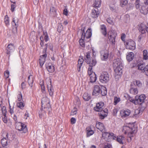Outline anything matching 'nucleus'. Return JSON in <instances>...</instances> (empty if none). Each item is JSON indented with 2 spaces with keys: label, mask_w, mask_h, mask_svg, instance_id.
Returning a JSON list of instances; mask_svg holds the SVG:
<instances>
[{
  "label": "nucleus",
  "mask_w": 148,
  "mask_h": 148,
  "mask_svg": "<svg viewBox=\"0 0 148 148\" xmlns=\"http://www.w3.org/2000/svg\"><path fill=\"white\" fill-rule=\"evenodd\" d=\"M122 130L125 134H127V140L130 142L137 132V128L134 124H130L123 126Z\"/></svg>",
  "instance_id": "obj_1"
},
{
  "label": "nucleus",
  "mask_w": 148,
  "mask_h": 148,
  "mask_svg": "<svg viewBox=\"0 0 148 148\" xmlns=\"http://www.w3.org/2000/svg\"><path fill=\"white\" fill-rule=\"evenodd\" d=\"M84 60L85 62L89 65V67L88 68V73L89 76L91 75L93 73H95L93 72L92 70V68L96 64V61L95 59H91L90 53H87L84 58Z\"/></svg>",
  "instance_id": "obj_2"
},
{
  "label": "nucleus",
  "mask_w": 148,
  "mask_h": 148,
  "mask_svg": "<svg viewBox=\"0 0 148 148\" xmlns=\"http://www.w3.org/2000/svg\"><path fill=\"white\" fill-rule=\"evenodd\" d=\"M113 66L116 75H121L122 74L123 68L122 64L119 58H117L114 60Z\"/></svg>",
  "instance_id": "obj_3"
},
{
  "label": "nucleus",
  "mask_w": 148,
  "mask_h": 148,
  "mask_svg": "<svg viewBox=\"0 0 148 148\" xmlns=\"http://www.w3.org/2000/svg\"><path fill=\"white\" fill-rule=\"evenodd\" d=\"M136 8L139 9L140 12L144 15L147 14L148 12V7L143 3H139V0H136L135 3Z\"/></svg>",
  "instance_id": "obj_4"
},
{
  "label": "nucleus",
  "mask_w": 148,
  "mask_h": 148,
  "mask_svg": "<svg viewBox=\"0 0 148 148\" xmlns=\"http://www.w3.org/2000/svg\"><path fill=\"white\" fill-rule=\"evenodd\" d=\"M84 30V28L81 29L82 37L85 40L86 42H88L90 40L89 38L92 36L91 29L90 28H88L85 33Z\"/></svg>",
  "instance_id": "obj_5"
},
{
  "label": "nucleus",
  "mask_w": 148,
  "mask_h": 148,
  "mask_svg": "<svg viewBox=\"0 0 148 148\" xmlns=\"http://www.w3.org/2000/svg\"><path fill=\"white\" fill-rule=\"evenodd\" d=\"M102 136L106 141L108 142L114 140V138H115V135L112 133L103 132H102Z\"/></svg>",
  "instance_id": "obj_6"
},
{
  "label": "nucleus",
  "mask_w": 148,
  "mask_h": 148,
  "mask_svg": "<svg viewBox=\"0 0 148 148\" xmlns=\"http://www.w3.org/2000/svg\"><path fill=\"white\" fill-rule=\"evenodd\" d=\"M126 49L133 50L135 49V44L134 41L131 39L126 40L124 42Z\"/></svg>",
  "instance_id": "obj_7"
},
{
  "label": "nucleus",
  "mask_w": 148,
  "mask_h": 148,
  "mask_svg": "<svg viewBox=\"0 0 148 148\" xmlns=\"http://www.w3.org/2000/svg\"><path fill=\"white\" fill-rule=\"evenodd\" d=\"M100 82L103 83H105L109 80V75L107 72L103 71L99 77Z\"/></svg>",
  "instance_id": "obj_8"
},
{
  "label": "nucleus",
  "mask_w": 148,
  "mask_h": 148,
  "mask_svg": "<svg viewBox=\"0 0 148 148\" xmlns=\"http://www.w3.org/2000/svg\"><path fill=\"white\" fill-rule=\"evenodd\" d=\"M108 38L112 44H114L115 42V38L117 35L116 32L114 30H111L109 31L108 34Z\"/></svg>",
  "instance_id": "obj_9"
},
{
  "label": "nucleus",
  "mask_w": 148,
  "mask_h": 148,
  "mask_svg": "<svg viewBox=\"0 0 148 148\" xmlns=\"http://www.w3.org/2000/svg\"><path fill=\"white\" fill-rule=\"evenodd\" d=\"M16 128L17 130L22 131L23 132L26 133L27 131L26 125L20 122L16 123Z\"/></svg>",
  "instance_id": "obj_10"
},
{
  "label": "nucleus",
  "mask_w": 148,
  "mask_h": 148,
  "mask_svg": "<svg viewBox=\"0 0 148 148\" xmlns=\"http://www.w3.org/2000/svg\"><path fill=\"white\" fill-rule=\"evenodd\" d=\"M45 47L44 49L43 52L44 54L40 56L39 59L40 64L41 66H42L44 64L46 58L47 57V55L45 53L47 51V44H45Z\"/></svg>",
  "instance_id": "obj_11"
},
{
  "label": "nucleus",
  "mask_w": 148,
  "mask_h": 148,
  "mask_svg": "<svg viewBox=\"0 0 148 148\" xmlns=\"http://www.w3.org/2000/svg\"><path fill=\"white\" fill-rule=\"evenodd\" d=\"M146 98V97L144 94H141L139 96H136L135 98L136 99V103H137V104H140V106H141V105L144 102V100Z\"/></svg>",
  "instance_id": "obj_12"
},
{
  "label": "nucleus",
  "mask_w": 148,
  "mask_h": 148,
  "mask_svg": "<svg viewBox=\"0 0 148 148\" xmlns=\"http://www.w3.org/2000/svg\"><path fill=\"white\" fill-rule=\"evenodd\" d=\"M47 84V88L49 92V94L51 96H52L53 94L54 89L52 86L51 80L50 78L48 79Z\"/></svg>",
  "instance_id": "obj_13"
},
{
  "label": "nucleus",
  "mask_w": 148,
  "mask_h": 148,
  "mask_svg": "<svg viewBox=\"0 0 148 148\" xmlns=\"http://www.w3.org/2000/svg\"><path fill=\"white\" fill-rule=\"evenodd\" d=\"M114 140H116L121 145H123L126 143V138L123 136L121 135L117 136H115V138Z\"/></svg>",
  "instance_id": "obj_14"
},
{
  "label": "nucleus",
  "mask_w": 148,
  "mask_h": 148,
  "mask_svg": "<svg viewBox=\"0 0 148 148\" xmlns=\"http://www.w3.org/2000/svg\"><path fill=\"white\" fill-rule=\"evenodd\" d=\"M131 113V111L129 109L123 110L121 111L120 114L121 116L123 118L127 117Z\"/></svg>",
  "instance_id": "obj_15"
},
{
  "label": "nucleus",
  "mask_w": 148,
  "mask_h": 148,
  "mask_svg": "<svg viewBox=\"0 0 148 148\" xmlns=\"http://www.w3.org/2000/svg\"><path fill=\"white\" fill-rule=\"evenodd\" d=\"M41 103L42 106L43 107V106H44L45 108H47L50 106L49 100L47 97H44L42 99Z\"/></svg>",
  "instance_id": "obj_16"
},
{
  "label": "nucleus",
  "mask_w": 148,
  "mask_h": 148,
  "mask_svg": "<svg viewBox=\"0 0 148 148\" xmlns=\"http://www.w3.org/2000/svg\"><path fill=\"white\" fill-rule=\"evenodd\" d=\"M104 106L103 103L101 102L98 103L96 104V107L94 108V109L96 111H100L103 110Z\"/></svg>",
  "instance_id": "obj_17"
},
{
  "label": "nucleus",
  "mask_w": 148,
  "mask_h": 148,
  "mask_svg": "<svg viewBox=\"0 0 148 148\" xmlns=\"http://www.w3.org/2000/svg\"><path fill=\"white\" fill-rule=\"evenodd\" d=\"M101 88L98 85H95L94 86L92 92V95L95 96H97L100 93Z\"/></svg>",
  "instance_id": "obj_18"
},
{
  "label": "nucleus",
  "mask_w": 148,
  "mask_h": 148,
  "mask_svg": "<svg viewBox=\"0 0 148 148\" xmlns=\"http://www.w3.org/2000/svg\"><path fill=\"white\" fill-rule=\"evenodd\" d=\"M15 49V47L13 44H9L6 48V53L9 54L13 52Z\"/></svg>",
  "instance_id": "obj_19"
},
{
  "label": "nucleus",
  "mask_w": 148,
  "mask_h": 148,
  "mask_svg": "<svg viewBox=\"0 0 148 148\" xmlns=\"http://www.w3.org/2000/svg\"><path fill=\"white\" fill-rule=\"evenodd\" d=\"M98 113L100 118L101 119H104L106 117L108 114V110L107 109H105L103 110H101Z\"/></svg>",
  "instance_id": "obj_20"
},
{
  "label": "nucleus",
  "mask_w": 148,
  "mask_h": 148,
  "mask_svg": "<svg viewBox=\"0 0 148 148\" xmlns=\"http://www.w3.org/2000/svg\"><path fill=\"white\" fill-rule=\"evenodd\" d=\"M139 30L142 34L145 32V30L148 33V27L144 24H142L139 27Z\"/></svg>",
  "instance_id": "obj_21"
},
{
  "label": "nucleus",
  "mask_w": 148,
  "mask_h": 148,
  "mask_svg": "<svg viewBox=\"0 0 148 148\" xmlns=\"http://www.w3.org/2000/svg\"><path fill=\"white\" fill-rule=\"evenodd\" d=\"M96 128L101 132L105 130V127L103 124L100 122H97L96 124Z\"/></svg>",
  "instance_id": "obj_22"
},
{
  "label": "nucleus",
  "mask_w": 148,
  "mask_h": 148,
  "mask_svg": "<svg viewBox=\"0 0 148 148\" xmlns=\"http://www.w3.org/2000/svg\"><path fill=\"white\" fill-rule=\"evenodd\" d=\"M145 67V64L143 62L138 63L136 64L137 69L141 71L143 73Z\"/></svg>",
  "instance_id": "obj_23"
},
{
  "label": "nucleus",
  "mask_w": 148,
  "mask_h": 148,
  "mask_svg": "<svg viewBox=\"0 0 148 148\" xmlns=\"http://www.w3.org/2000/svg\"><path fill=\"white\" fill-rule=\"evenodd\" d=\"M145 67V64L143 62L138 63L136 64L137 69L141 71L143 73Z\"/></svg>",
  "instance_id": "obj_24"
},
{
  "label": "nucleus",
  "mask_w": 148,
  "mask_h": 148,
  "mask_svg": "<svg viewBox=\"0 0 148 148\" xmlns=\"http://www.w3.org/2000/svg\"><path fill=\"white\" fill-rule=\"evenodd\" d=\"M101 59L105 60L107 59L108 57V53L106 51H102L101 52Z\"/></svg>",
  "instance_id": "obj_25"
},
{
  "label": "nucleus",
  "mask_w": 148,
  "mask_h": 148,
  "mask_svg": "<svg viewBox=\"0 0 148 148\" xmlns=\"http://www.w3.org/2000/svg\"><path fill=\"white\" fill-rule=\"evenodd\" d=\"M145 107L144 106L141 107V106H140L138 109L135 110L134 115H137L138 114H141L143 111L145 110Z\"/></svg>",
  "instance_id": "obj_26"
},
{
  "label": "nucleus",
  "mask_w": 148,
  "mask_h": 148,
  "mask_svg": "<svg viewBox=\"0 0 148 148\" xmlns=\"http://www.w3.org/2000/svg\"><path fill=\"white\" fill-rule=\"evenodd\" d=\"M84 60L82 58H81L79 59L78 61V64H77V70L78 72L80 71V69L83 64Z\"/></svg>",
  "instance_id": "obj_27"
},
{
  "label": "nucleus",
  "mask_w": 148,
  "mask_h": 148,
  "mask_svg": "<svg viewBox=\"0 0 148 148\" xmlns=\"http://www.w3.org/2000/svg\"><path fill=\"white\" fill-rule=\"evenodd\" d=\"M46 68L49 72H53L54 70V67L51 64H49L46 65Z\"/></svg>",
  "instance_id": "obj_28"
},
{
  "label": "nucleus",
  "mask_w": 148,
  "mask_h": 148,
  "mask_svg": "<svg viewBox=\"0 0 148 148\" xmlns=\"http://www.w3.org/2000/svg\"><path fill=\"white\" fill-rule=\"evenodd\" d=\"M134 54L132 52L129 53L127 56V59L129 61L132 60L134 58Z\"/></svg>",
  "instance_id": "obj_29"
},
{
  "label": "nucleus",
  "mask_w": 148,
  "mask_h": 148,
  "mask_svg": "<svg viewBox=\"0 0 148 148\" xmlns=\"http://www.w3.org/2000/svg\"><path fill=\"white\" fill-rule=\"evenodd\" d=\"M101 30L102 34L105 36H106L107 33L106 32V28L104 25H102L101 26Z\"/></svg>",
  "instance_id": "obj_30"
},
{
  "label": "nucleus",
  "mask_w": 148,
  "mask_h": 148,
  "mask_svg": "<svg viewBox=\"0 0 148 148\" xmlns=\"http://www.w3.org/2000/svg\"><path fill=\"white\" fill-rule=\"evenodd\" d=\"M9 104V112L11 114H12L14 113V103L10 104L9 100L8 101Z\"/></svg>",
  "instance_id": "obj_31"
},
{
  "label": "nucleus",
  "mask_w": 148,
  "mask_h": 148,
  "mask_svg": "<svg viewBox=\"0 0 148 148\" xmlns=\"http://www.w3.org/2000/svg\"><path fill=\"white\" fill-rule=\"evenodd\" d=\"M33 82V77L32 75H29L28 78V82L30 86L32 87Z\"/></svg>",
  "instance_id": "obj_32"
},
{
  "label": "nucleus",
  "mask_w": 148,
  "mask_h": 148,
  "mask_svg": "<svg viewBox=\"0 0 148 148\" xmlns=\"http://www.w3.org/2000/svg\"><path fill=\"white\" fill-rule=\"evenodd\" d=\"M143 58L144 60H148V52L147 50H144L143 51Z\"/></svg>",
  "instance_id": "obj_33"
},
{
  "label": "nucleus",
  "mask_w": 148,
  "mask_h": 148,
  "mask_svg": "<svg viewBox=\"0 0 148 148\" xmlns=\"http://www.w3.org/2000/svg\"><path fill=\"white\" fill-rule=\"evenodd\" d=\"M101 3L100 0H95L93 4V6L94 7L97 8L100 7Z\"/></svg>",
  "instance_id": "obj_34"
},
{
  "label": "nucleus",
  "mask_w": 148,
  "mask_h": 148,
  "mask_svg": "<svg viewBox=\"0 0 148 148\" xmlns=\"http://www.w3.org/2000/svg\"><path fill=\"white\" fill-rule=\"evenodd\" d=\"M90 82L93 83L95 82L97 79V77L95 73H93L90 76Z\"/></svg>",
  "instance_id": "obj_35"
},
{
  "label": "nucleus",
  "mask_w": 148,
  "mask_h": 148,
  "mask_svg": "<svg viewBox=\"0 0 148 148\" xmlns=\"http://www.w3.org/2000/svg\"><path fill=\"white\" fill-rule=\"evenodd\" d=\"M120 5L122 7H125L128 3L127 0H119Z\"/></svg>",
  "instance_id": "obj_36"
},
{
  "label": "nucleus",
  "mask_w": 148,
  "mask_h": 148,
  "mask_svg": "<svg viewBox=\"0 0 148 148\" xmlns=\"http://www.w3.org/2000/svg\"><path fill=\"white\" fill-rule=\"evenodd\" d=\"M130 93L133 95H136L138 92V91L136 88H132L130 90Z\"/></svg>",
  "instance_id": "obj_37"
},
{
  "label": "nucleus",
  "mask_w": 148,
  "mask_h": 148,
  "mask_svg": "<svg viewBox=\"0 0 148 148\" xmlns=\"http://www.w3.org/2000/svg\"><path fill=\"white\" fill-rule=\"evenodd\" d=\"M83 97L84 100L86 101H88L90 99V95L87 93L84 94Z\"/></svg>",
  "instance_id": "obj_38"
},
{
  "label": "nucleus",
  "mask_w": 148,
  "mask_h": 148,
  "mask_svg": "<svg viewBox=\"0 0 148 148\" xmlns=\"http://www.w3.org/2000/svg\"><path fill=\"white\" fill-rule=\"evenodd\" d=\"M7 139L6 138H4L1 140V144L3 147H5L8 145V141Z\"/></svg>",
  "instance_id": "obj_39"
},
{
  "label": "nucleus",
  "mask_w": 148,
  "mask_h": 148,
  "mask_svg": "<svg viewBox=\"0 0 148 148\" xmlns=\"http://www.w3.org/2000/svg\"><path fill=\"white\" fill-rule=\"evenodd\" d=\"M99 13L95 10H93L92 12L91 16L92 17L95 18L98 17Z\"/></svg>",
  "instance_id": "obj_40"
},
{
  "label": "nucleus",
  "mask_w": 148,
  "mask_h": 148,
  "mask_svg": "<svg viewBox=\"0 0 148 148\" xmlns=\"http://www.w3.org/2000/svg\"><path fill=\"white\" fill-rule=\"evenodd\" d=\"M87 136H90L94 134L93 131L90 128L87 129Z\"/></svg>",
  "instance_id": "obj_41"
},
{
  "label": "nucleus",
  "mask_w": 148,
  "mask_h": 148,
  "mask_svg": "<svg viewBox=\"0 0 148 148\" xmlns=\"http://www.w3.org/2000/svg\"><path fill=\"white\" fill-rule=\"evenodd\" d=\"M100 90H101V94L102 95L105 96L106 95L107 91L106 87H103V88L101 89Z\"/></svg>",
  "instance_id": "obj_42"
},
{
  "label": "nucleus",
  "mask_w": 148,
  "mask_h": 148,
  "mask_svg": "<svg viewBox=\"0 0 148 148\" xmlns=\"http://www.w3.org/2000/svg\"><path fill=\"white\" fill-rule=\"evenodd\" d=\"M17 107L21 109H23L25 106V104L22 102L17 103L16 104Z\"/></svg>",
  "instance_id": "obj_43"
},
{
  "label": "nucleus",
  "mask_w": 148,
  "mask_h": 148,
  "mask_svg": "<svg viewBox=\"0 0 148 148\" xmlns=\"http://www.w3.org/2000/svg\"><path fill=\"white\" fill-rule=\"evenodd\" d=\"M85 41V40L82 37H81V39L79 40V43L80 45L82 47H84L85 46L84 41Z\"/></svg>",
  "instance_id": "obj_44"
},
{
  "label": "nucleus",
  "mask_w": 148,
  "mask_h": 148,
  "mask_svg": "<svg viewBox=\"0 0 148 148\" xmlns=\"http://www.w3.org/2000/svg\"><path fill=\"white\" fill-rule=\"evenodd\" d=\"M109 7L110 9L112 11H115L116 9V7L114 5V1L112 3H110L109 4Z\"/></svg>",
  "instance_id": "obj_45"
},
{
  "label": "nucleus",
  "mask_w": 148,
  "mask_h": 148,
  "mask_svg": "<svg viewBox=\"0 0 148 148\" xmlns=\"http://www.w3.org/2000/svg\"><path fill=\"white\" fill-rule=\"evenodd\" d=\"M9 19L8 16L6 15L5 16L4 18V22L6 25H8L9 24Z\"/></svg>",
  "instance_id": "obj_46"
},
{
  "label": "nucleus",
  "mask_w": 148,
  "mask_h": 148,
  "mask_svg": "<svg viewBox=\"0 0 148 148\" xmlns=\"http://www.w3.org/2000/svg\"><path fill=\"white\" fill-rule=\"evenodd\" d=\"M143 73L146 76H148V65H147L145 66Z\"/></svg>",
  "instance_id": "obj_47"
},
{
  "label": "nucleus",
  "mask_w": 148,
  "mask_h": 148,
  "mask_svg": "<svg viewBox=\"0 0 148 148\" xmlns=\"http://www.w3.org/2000/svg\"><path fill=\"white\" fill-rule=\"evenodd\" d=\"M63 27L61 23L59 24L57 30L58 32H60L63 30Z\"/></svg>",
  "instance_id": "obj_48"
},
{
  "label": "nucleus",
  "mask_w": 148,
  "mask_h": 148,
  "mask_svg": "<svg viewBox=\"0 0 148 148\" xmlns=\"http://www.w3.org/2000/svg\"><path fill=\"white\" fill-rule=\"evenodd\" d=\"M134 84L135 85L136 84L138 87H140L142 85L141 82L139 80H136L134 81Z\"/></svg>",
  "instance_id": "obj_49"
},
{
  "label": "nucleus",
  "mask_w": 148,
  "mask_h": 148,
  "mask_svg": "<svg viewBox=\"0 0 148 148\" xmlns=\"http://www.w3.org/2000/svg\"><path fill=\"white\" fill-rule=\"evenodd\" d=\"M120 101V99L117 97H114V104L116 105Z\"/></svg>",
  "instance_id": "obj_50"
},
{
  "label": "nucleus",
  "mask_w": 148,
  "mask_h": 148,
  "mask_svg": "<svg viewBox=\"0 0 148 148\" xmlns=\"http://www.w3.org/2000/svg\"><path fill=\"white\" fill-rule=\"evenodd\" d=\"M1 110L2 114H3V115H6V113L7 111L6 107L5 106H3L1 108Z\"/></svg>",
  "instance_id": "obj_51"
},
{
  "label": "nucleus",
  "mask_w": 148,
  "mask_h": 148,
  "mask_svg": "<svg viewBox=\"0 0 148 148\" xmlns=\"http://www.w3.org/2000/svg\"><path fill=\"white\" fill-rule=\"evenodd\" d=\"M77 108H74L71 111V115H74L76 114L77 113Z\"/></svg>",
  "instance_id": "obj_52"
},
{
  "label": "nucleus",
  "mask_w": 148,
  "mask_h": 148,
  "mask_svg": "<svg viewBox=\"0 0 148 148\" xmlns=\"http://www.w3.org/2000/svg\"><path fill=\"white\" fill-rule=\"evenodd\" d=\"M9 71L8 70L5 71L4 73V75L6 78H8L9 77Z\"/></svg>",
  "instance_id": "obj_53"
},
{
  "label": "nucleus",
  "mask_w": 148,
  "mask_h": 148,
  "mask_svg": "<svg viewBox=\"0 0 148 148\" xmlns=\"http://www.w3.org/2000/svg\"><path fill=\"white\" fill-rule=\"evenodd\" d=\"M17 99L18 101H21L22 100V94L21 92H20V93L18 95Z\"/></svg>",
  "instance_id": "obj_54"
},
{
  "label": "nucleus",
  "mask_w": 148,
  "mask_h": 148,
  "mask_svg": "<svg viewBox=\"0 0 148 148\" xmlns=\"http://www.w3.org/2000/svg\"><path fill=\"white\" fill-rule=\"evenodd\" d=\"M15 5V3H14L13 4L11 5V10L12 12H13L14 10V9L16 7Z\"/></svg>",
  "instance_id": "obj_55"
},
{
  "label": "nucleus",
  "mask_w": 148,
  "mask_h": 148,
  "mask_svg": "<svg viewBox=\"0 0 148 148\" xmlns=\"http://www.w3.org/2000/svg\"><path fill=\"white\" fill-rule=\"evenodd\" d=\"M44 35H45V36L44 37V40L45 42H47L49 40V39L47 33H44Z\"/></svg>",
  "instance_id": "obj_56"
},
{
  "label": "nucleus",
  "mask_w": 148,
  "mask_h": 148,
  "mask_svg": "<svg viewBox=\"0 0 148 148\" xmlns=\"http://www.w3.org/2000/svg\"><path fill=\"white\" fill-rule=\"evenodd\" d=\"M40 83L41 84H40V85L42 90H43L44 91H45V88L43 84V80H42V82H40Z\"/></svg>",
  "instance_id": "obj_57"
},
{
  "label": "nucleus",
  "mask_w": 148,
  "mask_h": 148,
  "mask_svg": "<svg viewBox=\"0 0 148 148\" xmlns=\"http://www.w3.org/2000/svg\"><path fill=\"white\" fill-rule=\"evenodd\" d=\"M4 117H3V121L5 123H7L8 122L7 118L6 115H3Z\"/></svg>",
  "instance_id": "obj_58"
},
{
  "label": "nucleus",
  "mask_w": 148,
  "mask_h": 148,
  "mask_svg": "<svg viewBox=\"0 0 148 148\" xmlns=\"http://www.w3.org/2000/svg\"><path fill=\"white\" fill-rule=\"evenodd\" d=\"M103 148H112V145L109 143H108L104 145Z\"/></svg>",
  "instance_id": "obj_59"
},
{
  "label": "nucleus",
  "mask_w": 148,
  "mask_h": 148,
  "mask_svg": "<svg viewBox=\"0 0 148 148\" xmlns=\"http://www.w3.org/2000/svg\"><path fill=\"white\" fill-rule=\"evenodd\" d=\"M71 124H73L75 123L76 122V120L75 118L73 117L71 118Z\"/></svg>",
  "instance_id": "obj_60"
},
{
  "label": "nucleus",
  "mask_w": 148,
  "mask_h": 148,
  "mask_svg": "<svg viewBox=\"0 0 148 148\" xmlns=\"http://www.w3.org/2000/svg\"><path fill=\"white\" fill-rule=\"evenodd\" d=\"M107 22L109 24H113L114 23L113 21L111 19V18H108L107 20Z\"/></svg>",
  "instance_id": "obj_61"
},
{
  "label": "nucleus",
  "mask_w": 148,
  "mask_h": 148,
  "mask_svg": "<svg viewBox=\"0 0 148 148\" xmlns=\"http://www.w3.org/2000/svg\"><path fill=\"white\" fill-rule=\"evenodd\" d=\"M50 11L51 12H55L56 11V10L54 7H51L50 8Z\"/></svg>",
  "instance_id": "obj_62"
},
{
  "label": "nucleus",
  "mask_w": 148,
  "mask_h": 148,
  "mask_svg": "<svg viewBox=\"0 0 148 148\" xmlns=\"http://www.w3.org/2000/svg\"><path fill=\"white\" fill-rule=\"evenodd\" d=\"M13 118L15 121V122L16 123L18 122L17 117L16 116V115H13Z\"/></svg>",
  "instance_id": "obj_63"
},
{
  "label": "nucleus",
  "mask_w": 148,
  "mask_h": 148,
  "mask_svg": "<svg viewBox=\"0 0 148 148\" xmlns=\"http://www.w3.org/2000/svg\"><path fill=\"white\" fill-rule=\"evenodd\" d=\"M130 102L133 103L137 105V103H136V98H135V99H130Z\"/></svg>",
  "instance_id": "obj_64"
}]
</instances>
